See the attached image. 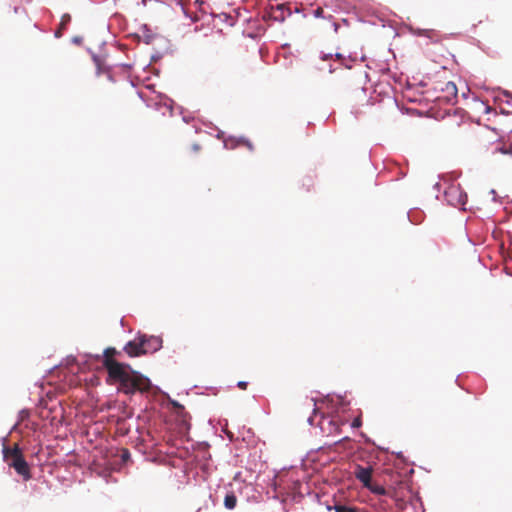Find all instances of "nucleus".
<instances>
[{"label":"nucleus","instance_id":"obj_1","mask_svg":"<svg viewBox=\"0 0 512 512\" xmlns=\"http://www.w3.org/2000/svg\"><path fill=\"white\" fill-rule=\"evenodd\" d=\"M109 353H116V349L108 347L103 350L102 355L85 353L83 364L87 365L90 359L96 361L102 360L107 368V382L110 384H119L120 389L126 394H134L136 391L141 390V383L144 382L146 387L152 386L151 380L142 373L135 371L129 364L112 361L107 358Z\"/></svg>","mask_w":512,"mask_h":512},{"label":"nucleus","instance_id":"obj_2","mask_svg":"<svg viewBox=\"0 0 512 512\" xmlns=\"http://www.w3.org/2000/svg\"><path fill=\"white\" fill-rule=\"evenodd\" d=\"M229 10H226V25L234 26L240 19L243 23L253 24V30H243L242 34L245 37H249L251 39H258L261 37L267 30V27L272 22L283 23L287 16H291L293 13H301V10L296 7L294 10H291L284 3L271 5L266 11L263 12V22L252 20L251 17L240 12L238 8L232 7L230 3L227 4ZM248 12L245 11V14Z\"/></svg>","mask_w":512,"mask_h":512},{"label":"nucleus","instance_id":"obj_3","mask_svg":"<svg viewBox=\"0 0 512 512\" xmlns=\"http://www.w3.org/2000/svg\"><path fill=\"white\" fill-rule=\"evenodd\" d=\"M253 491L251 483L229 482L226 484V509L232 510L237 506V495L245 496L249 500V492Z\"/></svg>","mask_w":512,"mask_h":512},{"label":"nucleus","instance_id":"obj_4","mask_svg":"<svg viewBox=\"0 0 512 512\" xmlns=\"http://www.w3.org/2000/svg\"><path fill=\"white\" fill-rule=\"evenodd\" d=\"M228 426V421L226 420V427ZM226 448L229 449V453L232 455L231 459H226V462L229 465L236 466L239 462L243 461V456L247 452V446L244 444L243 440H239V437H235V435L230 432L226 428Z\"/></svg>","mask_w":512,"mask_h":512},{"label":"nucleus","instance_id":"obj_5","mask_svg":"<svg viewBox=\"0 0 512 512\" xmlns=\"http://www.w3.org/2000/svg\"><path fill=\"white\" fill-rule=\"evenodd\" d=\"M284 488L287 504H299L306 495H310L311 493L308 484H304L298 480L293 481L289 486Z\"/></svg>","mask_w":512,"mask_h":512},{"label":"nucleus","instance_id":"obj_6","mask_svg":"<svg viewBox=\"0 0 512 512\" xmlns=\"http://www.w3.org/2000/svg\"><path fill=\"white\" fill-rule=\"evenodd\" d=\"M444 197L449 205L454 207L459 206L462 209H465V205L468 201L467 193L459 185H450L445 189Z\"/></svg>","mask_w":512,"mask_h":512},{"label":"nucleus","instance_id":"obj_7","mask_svg":"<svg viewBox=\"0 0 512 512\" xmlns=\"http://www.w3.org/2000/svg\"><path fill=\"white\" fill-rule=\"evenodd\" d=\"M140 346H142L143 354L155 353L162 348V338L154 335H147L139 332Z\"/></svg>","mask_w":512,"mask_h":512},{"label":"nucleus","instance_id":"obj_8","mask_svg":"<svg viewBox=\"0 0 512 512\" xmlns=\"http://www.w3.org/2000/svg\"><path fill=\"white\" fill-rule=\"evenodd\" d=\"M441 92H446L447 95L439 97V100L447 105H455L458 101V87L454 81H448L440 88Z\"/></svg>","mask_w":512,"mask_h":512},{"label":"nucleus","instance_id":"obj_9","mask_svg":"<svg viewBox=\"0 0 512 512\" xmlns=\"http://www.w3.org/2000/svg\"><path fill=\"white\" fill-rule=\"evenodd\" d=\"M3 461L8 464L10 461H20L24 458L22 448L19 445H14L13 447H9L4 444L2 449Z\"/></svg>","mask_w":512,"mask_h":512},{"label":"nucleus","instance_id":"obj_10","mask_svg":"<svg viewBox=\"0 0 512 512\" xmlns=\"http://www.w3.org/2000/svg\"><path fill=\"white\" fill-rule=\"evenodd\" d=\"M246 146L250 152L254 151L253 143L245 136L235 137L233 135L226 134V150L235 149L238 146Z\"/></svg>","mask_w":512,"mask_h":512},{"label":"nucleus","instance_id":"obj_11","mask_svg":"<svg viewBox=\"0 0 512 512\" xmlns=\"http://www.w3.org/2000/svg\"><path fill=\"white\" fill-rule=\"evenodd\" d=\"M8 466L10 468H13L15 472L22 476L25 481H28L31 479L32 475L30 472V466L27 462V460L22 458L20 461H10L8 462Z\"/></svg>","mask_w":512,"mask_h":512},{"label":"nucleus","instance_id":"obj_12","mask_svg":"<svg viewBox=\"0 0 512 512\" xmlns=\"http://www.w3.org/2000/svg\"><path fill=\"white\" fill-rule=\"evenodd\" d=\"M140 31L142 32V36L137 33L132 34L131 36L135 38L137 41H143L147 45L153 44L156 41L157 37L159 36V34L152 32L148 24H142L140 26Z\"/></svg>","mask_w":512,"mask_h":512},{"label":"nucleus","instance_id":"obj_13","mask_svg":"<svg viewBox=\"0 0 512 512\" xmlns=\"http://www.w3.org/2000/svg\"><path fill=\"white\" fill-rule=\"evenodd\" d=\"M195 133L205 132L209 135H213V132L216 131L215 137L217 139H223L224 131L219 129L211 122H202L200 125H194Z\"/></svg>","mask_w":512,"mask_h":512},{"label":"nucleus","instance_id":"obj_14","mask_svg":"<svg viewBox=\"0 0 512 512\" xmlns=\"http://www.w3.org/2000/svg\"><path fill=\"white\" fill-rule=\"evenodd\" d=\"M355 475L358 481L364 486L368 487L371 480V468L369 466L357 465L355 468Z\"/></svg>","mask_w":512,"mask_h":512},{"label":"nucleus","instance_id":"obj_15","mask_svg":"<svg viewBox=\"0 0 512 512\" xmlns=\"http://www.w3.org/2000/svg\"><path fill=\"white\" fill-rule=\"evenodd\" d=\"M151 45L153 46V50H158L165 54H173L174 52L170 40L162 35H159L156 41Z\"/></svg>","mask_w":512,"mask_h":512},{"label":"nucleus","instance_id":"obj_16","mask_svg":"<svg viewBox=\"0 0 512 512\" xmlns=\"http://www.w3.org/2000/svg\"><path fill=\"white\" fill-rule=\"evenodd\" d=\"M139 334L133 340L128 341L124 346V351L131 357L143 355L142 346H140Z\"/></svg>","mask_w":512,"mask_h":512},{"label":"nucleus","instance_id":"obj_17","mask_svg":"<svg viewBox=\"0 0 512 512\" xmlns=\"http://www.w3.org/2000/svg\"><path fill=\"white\" fill-rule=\"evenodd\" d=\"M327 402L333 411L342 413L347 412L348 406L350 405V401L346 400L342 395H338L337 401L327 400Z\"/></svg>","mask_w":512,"mask_h":512},{"label":"nucleus","instance_id":"obj_18","mask_svg":"<svg viewBox=\"0 0 512 512\" xmlns=\"http://www.w3.org/2000/svg\"><path fill=\"white\" fill-rule=\"evenodd\" d=\"M409 32L417 37H427L431 40L433 43H437L439 41L438 38H435L436 32L432 29H423V28H409Z\"/></svg>","mask_w":512,"mask_h":512},{"label":"nucleus","instance_id":"obj_19","mask_svg":"<svg viewBox=\"0 0 512 512\" xmlns=\"http://www.w3.org/2000/svg\"><path fill=\"white\" fill-rule=\"evenodd\" d=\"M159 97H160V101L158 103H156V109L160 110L163 107L172 116L173 110H174V104H175L174 100L171 99L170 97H168L167 95L161 94V93L159 94Z\"/></svg>","mask_w":512,"mask_h":512},{"label":"nucleus","instance_id":"obj_20","mask_svg":"<svg viewBox=\"0 0 512 512\" xmlns=\"http://www.w3.org/2000/svg\"><path fill=\"white\" fill-rule=\"evenodd\" d=\"M424 217L425 213L419 208H411L407 212L408 220L414 225L420 224L424 220Z\"/></svg>","mask_w":512,"mask_h":512},{"label":"nucleus","instance_id":"obj_21","mask_svg":"<svg viewBox=\"0 0 512 512\" xmlns=\"http://www.w3.org/2000/svg\"><path fill=\"white\" fill-rule=\"evenodd\" d=\"M164 55H166V54L161 52V51L154 50V52L151 54L150 62L147 65L144 66L143 70L144 71L150 70V71L153 72L154 75L158 76L159 73H160V70L158 68H152L151 64L159 61L160 59H162Z\"/></svg>","mask_w":512,"mask_h":512},{"label":"nucleus","instance_id":"obj_22","mask_svg":"<svg viewBox=\"0 0 512 512\" xmlns=\"http://www.w3.org/2000/svg\"><path fill=\"white\" fill-rule=\"evenodd\" d=\"M272 488L274 490V494L271 496V498L274 500H278L280 502V504L282 505L283 511L287 512V509H286L287 499L285 496V488L281 489L280 491H277V485L275 482H273Z\"/></svg>","mask_w":512,"mask_h":512},{"label":"nucleus","instance_id":"obj_23","mask_svg":"<svg viewBox=\"0 0 512 512\" xmlns=\"http://www.w3.org/2000/svg\"><path fill=\"white\" fill-rule=\"evenodd\" d=\"M496 153H500L503 155H509L512 157V142L503 141L501 144L497 145L492 151V154H496Z\"/></svg>","mask_w":512,"mask_h":512},{"label":"nucleus","instance_id":"obj_24","mask_svg":"<svg viewBox=\"0 0 512 512\" xmlns=\"http://www.w3.org/2000/svg\"><path fill=\"white\" fill-rule=\"evenodd\" d=\"M366 488L370 492H372L373 494H375L377 496H387L388 495V491L380 483H374V482L371 481L370 484L368 485V487H366Z\"/></svg>","mask_w":512,"mask_h":512},{"label":"nucleus","instance_id":"obj_25","mask_svg":"<svg viewBox=\"0 0 512 512\" xmlns=\"http://www.w3.org/2000/svg\"><path fill=\"white\" fill-rule=\"evenodd\" d=\"M92 61L96 67V76H100L102 73H104L106 65H104L103 60L96 53H92Z\"/></svg>","mask_w":512,"mask_h":512},{"label":"nucleus","instance_id":"obj_26","mask_svg":"<svg viewBox=\"0 0 512 512\" xmlns=\"http://www.w3.org/2000/svg\"><path fill=\"white\" fill-rule=\"evenodd\" d=\"M30 410L27 408H23L18 412V420L20 423L26 421L30 418Z\"/></svg>","mask_w":512,"mask_h":512},{"label":"nucleus","instance_id":"obj_27","mask_svg":"<svg viewBox=\"0 0 512 512\" xmlns=\"http://www.w3.org/2000/svg\"><path fill=\"white\" fill-rule=\"evenodd\" d=\"M472 100L474 102H481L484 105V113L489 114L492 111V108L485 101L481 100L478 95H473Z\"/></svg>","mask_w":512,"mask_h":512},{"label":"nucleus","instance_id":"obj_28","mask_svg":"<svg viewBox=\"0 0 512 512\" xmlns=\"http://www.w3.org/2000/svg\"><path fill=\"white\" fill-rule=\"evenodd\" d=\"M313 16L315 18H323V19H329V20H333V16L332 15H328L327 17L324 15V11L323 9L321 8H317L315 10H313Z\"/></svg>","mask_w":512,"mask_h":512},{"label":"nucleus","instance_id":"obj_29","mask_svg":"<svg viewBox=\"0 0 512 512\" xmlns=\"http://www.w3.org/2000/svg\"><path fill=\"white\" fill-rule=\"evenodd\" d=\"M248 385H249L248 381L241 380V381L236 382L235 384L226 386V388L232 389L234 387H238L241 390H245V389H247Z\"/></svg>","mask_w":512,"mask_h":512},{"label":"nucleus","instance_id":"obj_30","mask_svg":"<svg viewBox=\"0 0 512 512\" xmlns=\"http://www.w3.org/2000/svg\"><path fill=\"white\" fill-rule=\"evenodd\" d=\"M111 69H112V66H110V65L105 66L104 73L107 75L108 81H110L111 83H115L116 79L113 76V74L111 73Z\"/></svg>","mask_w":512,"mask_h":512},{"label":"nucleus","instance_id":"obj_31","mask_svg":"<svg viewBox=\"0 0 512 512\" xmlns=\"http://www.w3.org/2000/svg\"><path fill=\"white\" fill-rule=\"evenodd\" d=\"M71 22V15L68 13H65L61 17V27L63 29L66 28V26Z\"/></svg>","mask_w":512,"mask_h":512},{"label":"nucleus","instance_id":"obj_32","mask_svg":"<svg viewBox=\"0 0 512 512\" xmlns=\"http://www.w3.org/2000/svg\"><path fill=\"white\" fill-rule=\"evenodd\" d=\"M302 185L306 187V190L309 191L310 187L313 186V178L311 176H306L302 180Z\"/></svg>","mask_w":512,"mask_h":512},{"label":"nucleus","instance_id":"obj_33","mask_svg":"<svg viewBox=\"0 0 512 512\" xmlns=\"http://www.w3.org/2000/svg\"><path fill=\"white\" fill-rule=\"evenodd\" d=\"M350 426L352 429H359L362 426V419L360 417H355L351 421Z\"/></svg>","mask_w":512,"mask_h":512},{"label":"nucleus","instance_id":"obj_34","mask_svg":"<svg viewBox=\"0 0 512 512\" xmlns=\"http://www.w3.org/2000/svg\"><path fill=\"white\" fill-rule=\"evenodd\" d=\"M170 404L172 407H174L178 412H183L184 411V406L179 403L178 401L174 400V399H170L169 400Z\"/></svg>","mask_w":512,"mask_h":512},{"label":"nucleus","instance_id":"obj_35","mask_svg":"<svg viewBox=\"0 0 512 512\" xmlns=\"http://www.w3.org/2000/svg\"><path fill=\"white\" fill-rule=\"evenodd\" d=\"M66 364L68 366H71V365H79V362H78V359L76 356H73V355H69L66 357Z\"/></svg>","mask_w":512,"mask_h":512},{"label":"nucleus","instance_id":"obj_36","mask_svg":"<svg viewBox=\"0 0 512 512\" xmlns=\"http://www.w3.org/2000/svg\"><path fill=\"white\" fill-rule=\"evenodd\" d=\"M231 482H246V480L242 477L241 471H236L233 473V479Z\"/></svg>","mask_w":512,"mask_h":512},{"label":"nucleus","instance_id":"obj_37","mask_svg":"<svg viewBox=\"0 0 512 512\" xmlns=\"http://www.w3.org/2000/svg\"><path fill=\"white\" fill-rule=\"evenodd\" d=\"M333 57V53H325L323 51L320 52V60L322 61H328Z\"/></svg>","mask_w":512,"mask_h":512},{"label":"nucleus","instance_id":"obj_38","mask_svg":"<svg viewBox=\"0 0 512 512\" xmlns=\"http://www.w3.org/2000/svg\"><path fill=\"white\" fill-rule=\"evenodd\" d=\"M493 90L494 91H499L503 96H505L507 98L511 97V92L506 90V89H503L501 87L494 88Z\"/></svg>","mask_w":512,"mask_h":512},{"label":"nucleus","instance_id":"obj_39","mask_svg":"<svg viewBox=\"0 0 512 512\" xmlns=\"http://www.w3.org/2000/svg\"><path fill=\"white\" fill-rule=\"evenodd\" d=\"M407 175V170H404L403 168H398V176L395 177L393 180H399L404 178Z\"/></svg>","mask_w":512,"mask_h":512},{"label":"nucleus","instance_id":"obj_40","mask_svg":"<svg viewBox=\"0 0 512 512\" xmlns=\"http://www.w3.org/2000/svg\"><path fill=\"white\" fill-rule=\"evenodd\" d=\"M466 114H468V113L464 109H462V108H457L453 112V115H455V116H463V115H466Z\"/></svg>","mask_w":512,"mask_h":512},{"label":"nucleus","instance_id":"obj_41","mask_svg":"<svg viewBox=\"0 0 512 512\" xmlns=\"http://www.w3.org/2000/svg\"><path fill=\"white\" fill-rule=\"evenodd\" d=\"M83 41V38L81 36H74L71 39V42L75 45H80Z\"/></svg>","mask_w":512,"mask_h":512},{"label":"nucleus","instance_id":"obj_42","mask_svg":"<svg viewBox=\"0 0 512 512\" xmlns=\"http://www.w3.org/2000/svg\"><path fill=\"white\" fill-rule=\"evenodd\" d=\"M361 437L364 439V441L368 444H374V440H372L369 436H367L365 433H360Z\"/></svg>","mask_w":512,"mask_h":512},{"label":"nucleus","instance_id":"obj_43","mask_svg":"<svg viewBox=\"0 0 512 512\" xmlns=\"http://www.w3.org/2000/svg\"><path fill=\"white\" fill-rule=\"evenodd\" d=\"M19 425H20V422L17 421L12 427L11 429L9 430V433L8 435H10L12 432H19Z\"/></svg>","mask_w":512,"mask_h":512},{"label":"nucleus","instance_id":"obj_44","mask_svg":"<svg viewBox=\"0 0 512 512\" xmlns=\"http://www.w3.org/2000/svg\"><path fill=\"white\" fill-rule=\"evenodd\" d=\"M333 57L340 60L341 62L345 60V56L340 52L333 53Z\"/></svg>","mask_w":512,"mask_h":512},{"label":"nucleus","instance_id":"obj_45","mask_svg":"<svg viewBox=\"0 0 512 512\" xmlns=\"http://www.w3.org/2000/svg\"><path fill=\"white\" fill-rule=\"evenodd\" d=\"M62 29H63V28H62V27H60V28H58V29H56V30H55V32H54V37H55V38L59 39V38H61V37H62Z\"/></svg>","mask_w":512,"mask_h":512},{"label":"nucleus","instance_id":"obj_46","mask_svg":"<svg viewBox=\"0 0 512 512\" xmlns=\"http://www.w3.org/2000/svg\"><path fill=\"white\" fill-rule=\"evenodd\" d=\"M209 499L212 501V504H213V505H216V502H217V500H218V496H217V495L210 494V495H209Z\"/></svg>","mask_w":512,"mask_h":512},{"label":"nucleus","instance_id":"obj_47","mask_svg":"<svg viewBox=\"0 0 512 512\" xmlns=\"http://www.w3.org/2000/svg\"><path fill=\"white\" fill-rule=\"evenodd\" d=\"M340 64H341V66H342V67H344L345 69H348V70L352 69V65H351V64H349V63H347V62H345V61L340 62Z\"/></svg>","mask_w":512,"mask_h":512},{"label":"nucleus","instance_id":"obj_48","mask_svg":"<svg viewBox=\"0 0 512 512\" xmlns=\"http://www.w3.org/2000/svg\"><path fill=\"white\" fill-rule=\"evenodd\" d=\"M469 94H470V90L467 87L466 91L462 92L461 96H462L463 99H468L469 98Z\"/></svg>","mask_w":512,"mask_h":512},{"label":"nucleus","instance_id":"obj_49","mask_svg":"<svg viewBox=\"0 0 512 512\" xmlns=\"http://www.w3.org/2000/svg\"><path fill=\"white\" fill-rule=\"evenodd\" d=\"M219 436L221 438L224 437V425H222L221 423H219Z\"/></svg>","mask_w":512,"mask_h":512},{"label":"nucleus","instance_id":"obj_50","mask_svg":"<svg viewBox=\"0 0 512 512\" xmlns=\"http://www.w3.org/2000/svg\"><path fill=\"white\" fill-rule=\"evenodd\" d=\"M130 458V453L128 450H125L122 454V459L125 461L126 459Z\"/></svg>","mask_w":512,"mask_h":512},{"label":"nucleus","instance_id":"obj_51","mask_svg":"<svg viewBox=\"0 0 512 512\" xmlns=\"http://www.w3.org/2000/svg\"><path fill=\"white\" fill-rule=\"evenodd\" d=\"M347 58L350 61H356L357 60L356 53H350Z\"/></svg>","mask_w":512,"mask_h":512},{"label":"nucleus","instance_id":"obj_52","mask_svg":"<svg viewBox=\"0 0 512 512\" xmlns=\"http://www.w3.org/2000/svg\"><path fill=\"white\" fill-rule=\"evenodd\" d=\"M120 67H123L124 69H131L132 68V64H129V63H121L119 64Z\"/></svg>","mask_w":512,"mask_h":512},{"label":"nucleus","instance_id":"obj_53","mask_svg":"<svg viewBox=\"0 0 512 512\" xmlns=\"http://www.w3.org/2000/svg\"><path fill=\"white\" fill-rule=\"evenodd\" d=\"M500 113H501L502 115H505V116L512 115V111L505 110V109H501V110H500Z\"/></svg>","mask_w":512,"mask_h":512},{"label":"nucleus","instance_id":"obj_54","mask_svg":"<svg viewBox=\"0 0 512 512\" xmlns=\"http://www.w3.org/2000/svg\"><path fill=\"white\" fill-rule=\"evenodd\" d=\"M191 148H192V150H193L194 152H197V151H199V150H200V145H199V144H197V143H194V144L191 146Z\"/></svg>","mask_w":512,"mask_h":512},{"label":"nucleus","instance_id":"obj_55","mask_svg":"<svg viewBox=\"0 0 512 512\" xmlns=\"http://www.w3.org/2000/svg\"><path fill=\"white\" fill-rule=\"evenodd\" d=\"M332 26H333L334 31L337 33L339 30V24L337 22L333 21Z\"/></svg>","mask_w":512,"mask_h":512},{"label":"nucleus","instance_id":"obj_56","mask_svg":"<svg viewBox=\"0 0 512 512\" xmlns=\"http://www.w3.org/2000/svg\"><path fill=\"white\" fill-rule=\"evenodd\" d=\"M182 120H183V122H185V123H189V122H190V120H192V118H191V117H189V116L183 115V116H182Z\"/></svg>","mask_w":512,"mask_h":512},{"label":"nucleus","instance_id":"obj_57","mask_svg":"<svg viewBox=\"0 0 512 512\" xmlns=\"http://www.w3.org/2000/svg\"><path fill=\"white\" fill-rule=\"evenodd\" d=\"M433 189H434V190H436V191H440V189H441V184H440L439 182L435 183V184L433 185Z\"/></svg>","mask_w":512,"mask_h":512},{"label":"nucleus","instance_id":"obj_58","mask_svg":"<svg viewBox=\"0 0 512 512\" xmlns=\"http://www.w3.org/2000/svg\"><path fill=\"white\" fill-rule=\"evenodd\" d=\"M221 33H222V30H221V29H218V30L216 31V33L212 34V37L214 38V37H216V36H217L218 38H220V37H221Z\"/></svg>","mask_w":512,"mask_h":512},{"label":"nucleus","instance_id":"obj_59","mask_svg":"<svg viewBox=\"0 0 512 512\" xmlns=\"http://www.w3.org/2000/svg\"><path fill=\"white\" fill-rule=\"evenodd\" d=\"M7 439H8V435H6V436H4V437H1V438H0V441H1V443H2V446H3L4 444H6V445H7Z\"/></svg>","mask_w":512,"mask_h":512},{"label":"nucleus","instance_id":"obj_60","mask_svg":"<svg viewBox=\"0 0 512 512\" xmlns=\"http://www.w3.org/2000/svg\"><path fill=\"white\" fill-rule=\"evenodd\" d=\"M328 72H329L330 74H332V73H334V72H335V68H334V66H333L332 64H329V65H328Z\"/></svg>","mask_w":512,"mask_h":512},{"label":"nucleus","instance_id":"obj_61","mask_svg":"<svg viewBox=\"0 0 512 512\" xmlns=\"http://www.w3.org/2000/svg\"><path fill=\"white\" fill-rule=\"evenodd\" d=\"M485 127H486L487 129H489V130H491V131L495 132V133H498V129H497V128H495V127H492V126H489V125H486Z\"/></svg>","mask_w":512,"mask_h":512},{"label":"nucleus","instance_id":"obj_62","mask_svg":"<svg viewBox=\"0 0 512 512\" xmlns=\"http://www.w3.org/2000/svg\"><path fill=\"white\" fill-rule=\"evenodd\" d=\"M485 127H486L487 129H489V130H491V131L495 132V133H498V129H497V128H495V127H492V126H489V125H486Z\"/></svg>","mask_w":512,"mask_h":512},{"label":"nucleus","instance_id":"obj_63","mask_svg":"<svg viewBox=\"0 0 512 512\" xmlns=\"http://www.w3.org/2000/svg\"><path fill=\"white\" fill-rule=\"evenodd\" d=\"M485 127H486L487 129H489V130H491V131L495 132V133H498V129H497V128H495V127H492V126H489V125H486Z\"/></svg>","mask_w":512,"mask_h":512},{"label":"nucleus","instance_id":"obj_64","mask_svg":"<svg viewBox=\"0 0 512 512\" xmlns=\"http://www.w3.org/2000/svg\"><path fill=\"white\" fill-rule=\"evenodd\" d=\"M505 103H506L507 105H509V106H511V107H512V98H511V97H510V98H508V99L505 101Z\"/></svg>","mask_w":512,"mask_h":512}]
</instances>
